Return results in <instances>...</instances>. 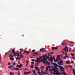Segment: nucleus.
Instances as JSON below:
<instances>
[{"label":"nucleus","instance_id":"obj_54","mask_svg":"<svg viewBox=\"0 0 75 75\" xmlns=\"http://www.w3.org/2000/svg\"><path fill=\"white\" fill-rule=\"evenodd\" d=\"M54 62H57V61L55 60V59H54Z\"/></svg>","mask_w":75,"mask_h":75},{"label":"nucleus","instance_id":"obj_56","mask_svg":"<svg viewBox=\"0 0 75 75\" xmlns=\"http://www.w3.org/2000/svg\"><path fill=\"white\" fill-rule=\"evenodd\" d=\"M48 55L49 56H50V55H51V54L48 53Z\"/></svg>","mask_w":75,"mask_h":75},{"label":"nucleus","instance_id":"obj_45","mask_svg":"<svg viewBox=\"0 0 75 75\" xmlns=\"http://www.w3.org/2000/svg\"><path fill=\"white\" fill-rule=\"evenodd\" d=\"M15 69V67H13V69H12V70H14V69Z\"/></svg>","mask_w":75,"mask_h":75},{"label":"nucleus","instance_id":"obj_14","mask_svg":"<svg viewBox=\"0 0 75 75\" xmlns=\"http://www.w3.org/2000/svg\"><path fill=\"white\" fill-rule=\"evenodd\" d=\"M46 71L47 72H48V68L47 67L46 68Z\"/></svg>","mask_w":75,"mask_h":75},{"label":"nucleus","instance_id":"obj_29","mask_svg":"<svg viewBox=\"0 0 75 75\" xmlns=\"http://www.w3.org/2000/svg\"><path fill=\"white\" fill-rule=\"evenodd\" d=\"M58 46L55 47L54 50H57V49H58Z\"/></svg>","mask_w":75,"mask_h":75},{"label":"nucleus","instance_id":"obj_39","mask_svg":"<svg viewBox=\"0 0 75 75\" xmlns=\"http://www.w3.org/2000/svg\"><path fill=\"white\" fill-rule=\"evenodd\" d=\"M8 52H7L5 54V55H8Z\"/></svg>","mask_w":75,"mask_h":75},{"label":"nucleus","instance_id":"obj_40","mask_svg":"<svg viewBox=\"0 0 75 75\" xmlns=\"http://www.w3.org/2000/svg\"><path fill=\"white\" fill-rule=\"evenodd\" d=\"M52 50H55V47H52Z\"/></svg>","mask_w":75,"mask_h":75},{"label":"nucleus","instance_id":"obj_52","mask_svg":"<svg viewBox=\"0 0 75 75\" xmlns=\"http://www.w3.org/2000/svg\"><path fill=\"white\" fill-rule=\"evenodd\" d=\"M31 60L32 61H35V60L34 59H32Z\"/></svg>","mask_w":75,"mask_h":75},{"label":"nucleus","instance_id":"obj_28","mask_svg":"<svg viewBox=\"0 0 75 75\" xmlns=\"http://www.w3.org/2000/svg\"><path fill=\"white\" fill-rule=\"evenodd\" d=\"M17 67H18V68H21L20 66V65H17Z\"/></svg>","mask_w":75,"mask_h":75},{"label":"nucleus","instance_id":"obj_43","mask_svg":"<svg viewBox=\"0 0 75 75\" xmlns=\"http://www.w3.org/2000/svg\"><path fill=\"white\" fill-rule=\"evenodd\" d=\"M35 50H33L32 51V52H35Z\"/></svg>","mask_w":75,"mask_h":75},{"label":"nucleus","instance_id":"obj_53","mask_svg":"<svg viewBox=\"0 0 75 75\" xmlns=\"http://www.w3.org/2000/svg\"><path fill=\"white\" fill-rule=\"evenodd\" d=\"M71 63H72L73 64V63H74V62L73 61H71Z\"/></svg>","mask_w":75,"mask_h":75},{"label":"nucleus","instance_id":"obj_10","mask_svg":"<svg viewBox=\"0 0 75 75\" xmlns=\"http://www.w3.org/2000/svg\"><path fill=\"white\" fill-rule=\"evenodd\" d=\"M66 63L67 64H70V61H69V60L67 61L66 62Z\"/></svg>","mask_w":75,"mask_h":75},{"label":"nucleus","instance_id":"obj_37","mask_svg":"<svg viewBox=\"0 0 75 75\" xmlns=\"http://www.w3.org/2000/svg\"><path fill=\"white\" fill-rule=\"evenodd\" d=\"M27 52V50L24 51V52L23 53V54H25V53H26Z\"/></svg>","mask_w":75,"mask_h":75},{"label":"nucleus","instance_id":"obj_22","mask_svg":"<svg viewBox=\"0 0 75 75\" xmlns=\"http://www.w3.org/2000/svg\"><path fill=\"white\" fill-rule=\"evenodd\" d=\"M49 61H51L52 62L53 61V59H49Z\"/></svg>","mask_w":75,"mask_h":75},{"label":"nucleus","instance_id":"obj_49","mask_svg":"<svg viewBox=\"0 0 75 75\" xmlns=\"http://www.w3.org/2000/svg\"><path fill=\"white\" fill-rule=\"evenodd\" d=\"M71 50H72V49L71 48H70L69 50V51H71Z\"/></svg>","mask_w":75,"mask_h":75},{"label":"nucleus","instance_id":"obj_36","mask_svg":"<svg viewBox=\"0 0 75 75\" xmlns=\"http://www.w3.org/2000/svg\"><path fill=\"white\" fill-rule=\"evenodd\" d=\"M50 53L51 54H52V55H53V54H54V53L53 52H50Z\"/></svg>","mask_w":75,"mask_h":75},{"label":"nucleus","instance_id":"obj_11","mask_svg":"<svg viewBox=\"0 0 75 75\" xmlns=\"http://www.w3.org/2000/svg\"><path fill=\"white\" fill-rule=\"evenodd\" d=\"M38 53H36V52H34L33 54H34L35 55H38Z\"/></svg>","mask_w":75,"mask_h":75},{"label":"nucleus","instance_id":"obj_20","mask_svg":"<svg viewBox=\"0 0 75 75\" xmlns=\"http://www.w3.org/2000/svg\"><path fill=\"white\" fill-rule=\"evenodd\" d=\"M73 74H75V70L74 68L73 69Z\"/></svg>","mask_w":75,"mask_h":75},{"label":"nucleus","instance_id":"obj_21","mask_svg":"<svg viewBox=\"0 0 75 75\" xmlns=\"http://www.w3.org/2000/svg\"><path fill=\"white\" fill-rule=\"evenodd\" d=\"M58 64H59L60 65H63V64H61L60 62H58Z\"/></svg>","mask_w":75,"mask_h":75},{"label":"nucleus","instance_id":"obj_1","mask_svg":"<svg viewBox=\"0 0 75 75\" xmlns=\"http://www.w3.org/2000/svg\"><path fill=\"white\" fill-rule=\"evenodd\" d=\"M50 57H49V56H47V55H43L42 57L40 56L39 57V60H40V59H41L40 61L43 62V64H46L47 62V59H48Z\"/></svg>","mask_w":75,"mask_h":75},{"label":"nucleus","instance_id":"obj_44","mask_svg":"<svg viewBox=\"0 0 75 75\" xmlns=\"http://www.w3.org/2000/svg\"><path fill=\"white\" fill-rule=\"evenodd\" d=\"M66 57L67 58H69V57H68V55L67 56H66Z\"/></svg>","mask_w":75,"mask_h":75},{"label":"nucleus","instance_id":"obj_16","mask_svg":"<svg viewBox=\"0 0 75 75\" xmlns=\"http://www.w3.org/2000/svg\"><path fill=\"white\" fill-rule=\"evenodd\" d=\"M21 69H19L18 68H15V69L14 70H16V71H18V70H20Z\"/></svg>","mask_w":75,"mask_h":75},{"label":"nucleus","instance_id":"obj_31","mask_svg":"<svg viewBox=\"0 0 75 75\" xmlns=\"http://www.w3.org/2000/svg\"><path fill=\"white\" fill-rule=\"evenodd\" d=\"M24 74H25V75H27L28 74V72H24Z\"/></svg>","mask_w":75,"mask_h":75},{"label":"nucleus","instance_id":"obj_12","mask_svg":"<svg viewBox=\"0 0 75 75\" xmlns=\"http://www.w3.org/2000/svg\"><path fill=\"white\" fill-rule=\"evenodd\" d=\"M24 57V56L22 54H21V56L19 58V60H20V59L21 58H23Z\"/></svg>","mask_w":75,"mask_h":75},{"label":"nucleus","instance_id":"obj_55","mask_svg":"<svg viewBox=\"0 0 75 75\" xmlns=\"http://www.w3.org/2000/svg\"><path fill=\"white\" fill-rule=\"evenodd\" d=\"M71 58H72V59H75V58L73 57H71Z\"/></svg>","mask_w":75,"mask_h":75},{"label":"nucleus","instance_id":"obj_6","mask_svg":"<svg viewBox=\"0 0 75 75\" xmlns=\"http://www.w3.org/2000/svg\"><path fill=\"white\" fill-rule=\"evenodd\" d=\"M63 50H64L65 52H68V47L67 46L65 47V48L64 49H63Z\"/></svg>","mask_w":75,"mask_h":75},{"label":"nucleus","instance_id":"obj_35","mask_svg":"<svg viewBox=\"0 0 75 75\" xmlns=\"http://www.w3.org/2000/svg\"><path fill=\"white\" fill-rule=\"evenodd\" d=\"M27 54H29V51H28L27 52V53L26 54V55H27Z\"/></svg>","mask_w":75,"mask_h":75},{"label":"nucleus","instance_id":"obj_46","mask_svg":"<svg viewBox=\"0 0 75 75\" xmlns=\"http://www.w3.org/2000/svg\"><path fill=\"white\" fill-rule=\"evenodd\" d=\"M62 54H64V51H62Z\"/></svg>","mask_w":75,"mask_h":75},{"label":"nucleus","instance_id":"obj_2","mask_svg":"<svg viewBox=\"0 0 75 75\" xmlns=\"http://www.w3.org/2000/svg\"><path fill=\"white\" fill-rule=\"evenodd\" d=\"M53 64L54 65V67H59V68H60V69H62L61 70V71H64V70H65V69L64 68H63V67L62 66H58V65H57V63H55L54 62L53 63Z\"/></svg>","mask_w":75,"mask_h":75},{"label":"nucleus","instance_id":"obj_50","mask_svg":"<svg viewBox=\"0 0 75 75\" xmlns=\"http://www.w3.org/2000/svg\"><path fill=\"white\" fill-rule=\"evenodd\" d=\"M63 74H65V75L66 74V73H65V72L64 71L63 72Z\"/></svg>","mask_w":75,"mask_h":75},{"label":"nucleus","instance_id":"obj_61","mask_svg":"<svg viewBox=\"0 0 75 75\" xmlns=\"http://www.w3.org/2000/svg\"><path fill=\"white\" fill-rule=\"evenodd\" d=\"M70 68H72V66L71 65H70Z\"/></svg>","mask_w":75,"mask_h":75},{"label":"nucleus","instance_id":"obj_30","mask_svg":"<svg viewBox=\"0 0 75 75\" xmlns=\"http://www.w3.org/2000/svg\"><path fill=\"white\" fill-rule=\"evenodd\" d=\"M35 68H36V70H37L38 69V67H36V66H35Z\"/></svg>","mask_w":75,"mask_h":75},{"label":"nucleus","instance_id":"obj_18","mask_svg":"<svg viewBox=\"0 0 75 75\" xmlns=\"http://www.w3.org/2000/svg\"><path fill=\"white\" fill-rule=\"evenodd\" d=\"M10 75H14L13 72H10L9 73Z\"/></svg>","mask_w":75,"mask_h":75},{"label":"nucleus","instance_id":"obj_19","mask_svg":"<svg viewBox=\"0 0 75 75\" xmlns=\"http://www.w3.org/2000/svg\"><path fill=\"white\" fill-rule=\"evenodd\" d=\"M60 57V55L58 54L57 55V58L59 59H60V58H59V57Z\"/></svg>","mask_w":75,"mask_h":75},{"label":"nucleus","instance_id":"obj_7","mask_svg":"<svg viewBox=\"0 0 75 75\" xmlns=\"http://www.w3.org/2000/svg\"><path fill=\"white\" fill-rule=\"evenodd\" d=\"M40 51H42V52H46L47 50H45L44 48H42L40 50Z\"/></svg>","mask_w":75,"mask_h":75},{"label":"nucleus","instance_id":"obj_59","mask_svg":"<svg viewBox=\"0 0 75 75\" xmlns=\"http://www.w3.org/2000/svg\"><path fill=\"white\" fill-rule=\"evenodd\" d=\"M31 64H34V62H31Z\"/></svg>","mask_w":75,"mask_h":75},{"label":"nucleus","instance_id":"obj_34","mask_svg":"<svg viewBox=\"0 0 75 75\" xmlns=\"http://www.w3.org/2000/svg\"><path fill=\"white\" fill-rule=\"evenodd\" d=\"M52 59H53H53H54H54H55V57H54V56H53V57H52Z\"/></svg>","mask_w":75,"mask_h":75},{"label":"nucleus","instance_id":"obj_5","mask_svg":"<svg viewBox=\"0 0 75 75\" xmlns=\"http://www.w3.org/2000/svg\"><path fill=\"white\" fill-rule=\"evenodd\" d=\"M12 53L14 54L13 56H14V57H16V54L18 52H16L15 51V50H14L13 49L12 50Z\"/></svg>","mask_w":75,"mask_h":75},{"label":"nucleus","instance_id":"obj_25","mask_svg":"<svg viewBox=\"0 0 75 75\" xmlns=\"http://www.w3.org/2000/svg\"><path fill=\"white\" fill-rule=\"evenodd\" d=\"M55 68L54 69H56L57 70V71H58V69L57 68V67H55Z\"/></svg>","mask_w":75,"mask_h":75},{"label":"nucleus","instance_id":"obj_33","mask_svg":"<svg viewBox=\"0 0 75 75\" xmlns=\"http://www.w3.org/2000/svg\"><path fill=\"white\" fill-rule=\"evenodd\" d=\"M31 68H34V65H31Z\"/></svg>","mask_w":75,"mask_h":75},{"label":"nucleus","instance_id":"obj_8","mask_svg":"<svg viewBox=\"0 0 75 75\" xmlns=\"http://www.w3.org/2000/svg\"><path fill=\"white\" fill-rule=\"evenodd\" d=\"M36 59H37V60H35V62H41V61H39L38 60H39V59H39V58H36Z\"/></svg>","mask_w":75,"mask_h":75},{"label":"nucleus","instance_id":"obj_26","mask_svg":"<svg viewBox=\"0 0 75 75\" xmlns=\"http://www.w3.org/2000/svg\"><path fill=\"white\" fill-rule=\"evenodd\" d=\"M63 59H66L67 57H66V56H64L63 57Z\"/></svg>","mask_w":75,"mask_h":75},{"label":"nucleus","instance_id":"obj_42","mask_svg":"<svg viewBox=\"0 0 75 75\" xmlns=\"http://www.w3.org/2000/svg\"><path fill=\"white\" fill-rule=\"evenodd\" d=\"M65 55L66 56L68 55V54H67V53L65 52Z\"/></svg>","mask_w":75,"mask_h":75},{"label":"nucleus","instance_id":"obj_15","mask_svg":"<svg viewBox=\"0 0 75 75\" xmlns=\"http://www.w3.org/2000/svg\"><path fill=\"white\" fill-rule=\"evenodd\" d=\"M44 66H41V67L40 68V69L42 70V69H44Z\"/></svg>","mask_w":75,"mask_h":75},{"label":"nucleus","instance_id":"obj_57","mask_svg":"<svg viewBox=\"0 0 75 75\" xmlns=\"http://www.w3.org/2000/svg\"><path fill=\"white\" fill-rule=\"evenodd\" d=\"M16 60H18V57H17L16 58Z\"/></svg>","mask_w":75,"mask_h":75},{"label":"nucleus","instance_id":"obj_62","mask_svg":"<svg viewBox=\"0 0 75 75\" xmlns=\"http://www.w3.org/2000/svg\"><path fill=\"white\" fill-rule=\"evenodd\" d=\"M67 43H64V45H66Z\"/></svg>","mask_w":75,"mask_h":75},{"label":"nucleus","instance_id":"obj_60","mask_svg":"<svg viewBox=\"0 0 75 75\" xmlns=\"http://www.w3.org/2000/svg\"><path fill=\"white\" fill-rule=\"evenodd\" d=\"M48 68H51V67H50V66H48Z\"/></svg>","mask_w":75,"mask_h":75},{"label":"nucleus","instance_id":"obj_47","mask_svg":"<svg viewBox=\"0 0 75 75\" xmlns=\"http://www.w3.org/2000/svg\"><path fill=\"white\" fill-rule=\"evenodd\" d=\"M43 73H44V74H47V73H46V72H45V71H44V72H43Z\"/></svg>","mask_w":75,"mask_h":75},{"label":"nucleus","instance_id":"obj_23","mask_svg":"<svg viewBox=\"0 0 75 75\" xmlns=\"http://www.w3.org/2000/svg\"><path fill=\"white\" fill-rule=\"evenodd\" d=\"M1 59H2V58H1V56H0V62L1 61Z\"/></svg>","mask_w":75,"mask_h":75},{"label":"nucleus","instance_id":"obj_3","mask_svg":"<svg viewBox=\"0 0 75 75\" xmlns=\"http://www.w3.org/2000/svg\"><path fill=\"white\" fill-rule=\"evenodd\" d=\"M52 70L54 71V72H53L52 73L53 75H56V74H57V75H58V74H60V73L59 72L55 69V68H53L52 69ZM54 72H56L54 73Z\"/></svg>","mask_w":75,"mask_h":75},{"label":"nucleus","instance_id":"obj_51","mask_svg":"<svg viewBox=\"0 0 75 75\" xmlns=\"http://www.w3.org/2000/svg\"><path fill=\"white\" fill-rule=\"evenodd\" d=\"M10 64H11V63H10V62H9L8 63V65H10Z\"/></svg>","mask_w":75,"mask_h":75},{"label":"nucleus","instance_id":"obj_13","mask_svg":"<svg viewBox=\"0 0 75 75\" xmlns=\"http://www.w3.org/2000/svg\"><path fill=\"white\" fill-rule=\"evenodd\" d=\"M13 65H11V66H9L8 67V69H10V68H12V67H13Z\"/></svg>","mask_w":75,"mask_h":75},{"label":"nucleus","instance_id":"obj_9","mask_svg":"<svg viewBox=\"0 0 75 75\" xmlns=\"http://www.w3.org/2000/svg\"><path fill=\"white\" fill-rule=\"evenodd\" d=\"M19 54H20V53L18 52H17V53H16V56H17L18 57H20V56H21V55H19Z\"/></svg>","mask_w":75,"mask_h":75},{"label":"nucleus","instance_id":"obj_4","mask_svg":"<svg viewBox=\"0 0 75 75\" xmlns=\"http://www.w3.org/2000/svg\"><path fill=\"white\" fill-rule=\"evenodd\" d=\"M9 57H10V60H12V61H14V58H13V57H14V55L13 56L12 55H9Z\"/></svg>","mask_w":75,"mask_h":75},{"label":"nucleus","instance_id":"obj_41","mask_svg":"<svg viewBox=\"0 0 75 75\" xmlns=\"http://www.w3.org/2000/svg\"><path fill=\"white\" fill-rule=\"evenodd\" d=\"M71 56H72L73 57H74V54L71 53Z\"/></svg>","mask_w":75,"mask_h":75},{"label":"nucleus","instance_id":"obj_17","mask_svg":"<svg viewBox=\"0 0 75 75\" xmlns=\"http://www.w3.org/2000/svg\"><path fill=\"white\" fill-rule=\"evenodd\" d=\"M32 71L34 74H36V72L35 71V70H33Z\"/></svg>","mask_w":75,"mask_h":75},{"label":"nucleus","instance_id":"obj_27","mask_svg":"<svg viewBox=\"0 0 75 75\" xmlns=\"http://www.w3.org/2000/svg\"><path fill=\"white\" fill-rule=\"evenodd\" d=\"M47 62H47V64H48V65H50V63H49V62H48V61H47Z\"/></svg>","mask_w":75,"mask_h":75},{"label":"nucleus","instance_id":"obj_48","mask_svg":"<svg viewBox=\"0 0 75 75\" xmlns=\"http://www.w3.org/2000/svg\"><path fill=\"white\" fill-rule=\"evenodd\" d=\"M58 59H58V58H57V59H56V61H59V60Z\"/></svg>","mask_w":75,"mask_h":75},{"label":"nucleus","instance_id":"obj_24","mask_svg":"<svg viewBox=\"0 0 75 75\" xmlns=\"http://www.w3.org/2000/svg\"><path fill=\"white\" fill-rule=\"evenodd\" d=\"M20 67H21H21H23V64H20V65H19Z\"/></svg>","mask_w":75,"mask_h":75},{"label":"nucleus","instance_id":"obj_63","mask_svg":"<svg viewBox=\"0 0 75 75\" xmlns=\"http://www.w3.org/2000/svg\"><path fill=\"white\" fill-rule=\"evenodd\" d=\"M13 65L14 66L16 65V63L15 62L13 63Z\"/></svg>","mask_w":75,"mask_h":75},{"label":"nucleus","instance_id":"obj_64","mask_svg":"<svg viewBox=\"0 0 75 75\" xmlns=\"http://www.w3.org/2000/svg\"><path fill=\"white\" fill-rule=\"evenodd\" d=\"M62 45H64V43H62Z\"/></svg>","mask_w":75,"mask_h":75},{"label":"nucleus","instance_id":"obj_32","mask_svg":"<svg viewBox=\"0 0 75 75\" xmlns=\"http://www.w3.org/2000/svg\"><path fill=\"white\" fill-rule=\"evenodd\" d=\"M59 62H60V63H64V62H63L62 61H59Z\"/></svg>","mask_w":75,"mask_h":75},{"label":"nucleus","instance_id":"obj_58","mask_svg":"<svg viewBox=\"0 0 75 75\" xmlns=\"http://www.w3.org/2000/svg\"><path fill=\"white\" fill-rule=\"evenodd\" d=\"M49 71H52V69H49Z\"/></svg>","mask_w":75,"mask_h":75},{"label":"nucleus","instance_id":"obj_38","mask_svg":"<svg viewBox=\"0 0 75 75\" xmlns=\"http://www.w3.org/2000/svg\"><path fill=\"white\" fill-rule=\"evenodd\" d=\"M31 73V71H30L28 72V74H30V73Z\"/></svg>","mask_w":75,"mask_h":75}]
</instances>
